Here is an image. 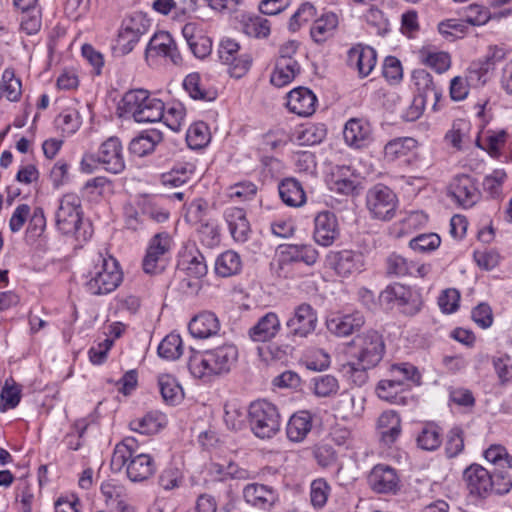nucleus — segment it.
I'll return each mask as SVG.
<instances>
[{
  "mask_svg": "<svg viewBox=\"0 0 512 512\" xmlns=\"http://www.w3.org/2000/svg\"><path fill=\"white\" fill-rule=\"evenodd\" d=\"M384 354L385 343L382 335L375 330H367L356 335L349 343V361L342 365L341 371L348 380L361 387L368 381V371L382 361Z\"/></svg>",
  "mask_w": 512,
  "mask_h": 512,
  "instance_id": "obj_1",
  "label": "nucleus"
},
{
  "mask_svg": "<svg viewBox=\"0 0 512 512\" xmlns=\"http://www.w3.org/2000/svg\"><path fill=\"white\" fill-rule=\"evenodd\" d=\"M238 360V349L234 344L197 351L190 349L187 367L190 374L204 383H210L227 375Z\"/></svg>",
  "mask_w": 512,
  "mask_h": 512,
  "instance_id": "obj_2",
  "label": "nucleus"
},
{
  "mask_svg": "<svg viewBox=\"0 0 512 512\" xmlns=\"http://www.w3.org/2000/svg\"><path fill=\"white\" fill-rule=\"evenodd\" d=\"M57 228L66 235H73L78 241H87L92 228L83 220L81 199L74 193H67L59 201L56 211Z\"/></svg>",
  "mask_w": 512,
  "mask_h": 512,
  "instance_id": "obj_3",
  "label": "nucleus"
},
{
  "mask_svg": "<svg viewBox=\"0 0 512 512\" xmlns=\"http://www.w3.org/2000/svg\"><path fill=\"white\" fill-rule=\"evenodd\" d=\"M119 109L138 123H152L162 120L165 104L161 99L153 97L148 90L133 89L123 95Z\"/></svg>",
  "mask_w": 512,
  "mask_h": 512,
  "instance_id": "obj_4",
  "label": "nucleus"
},
{
  "mask_svg": "<svg viewBox=\"0 0 512 512\" xmlns=\"http://www.w3.org/2000/svg\"><path fill=\"white\" fill-rule=\"evenodd\" d=\"M94 265L89 270L86 289L93 295H105L113 292L122 282V272L119 264L112 256L99 253L93 260Z\"/></svg>",
  "mask_w": 512,
  "mask_h": 512,
  "instance_id": "obj_5",
  "label": "nucleus"
},
{
  "mask_svg": "<svg viewBox=\"0 0 512 512\" xmlns=\"http://www.w3.org/2000/svg\"><path fill=\"white\" fill-rule=\"evenodd\" d=\"M100 164L107 172L119 174L125 169L123 147L117 137L105 140L95 154H85L81 160V169L91 173Z\"/></svg>",
  "mask_w": 512,
  "mask_h": 512,
  "instance_id": "obj_6",
  "label": "nucleus"
},
{
  "mask_svg": "<svg viewBox=\"0 0 512 512\" xmlns=\"http://www.w3.org/2000/svg\"><path fill=\"white\" fill-rule=\"evenodd\" d=\"M249 423L254 435L260 439H271L280 430L281 420L277 407L266 400L250 404Z\"/></svg>",
  "mask_w": 512,
  "mask_h": 512,
  "instance_id": "obj_7",
  "label": "nucleus"
},
{
  "mask_svg": "<svg viewBox=\"0 0 512 512\" xmlns=\"http://www.w3.org/2000/svg\"><path fill=\"white\" fill-rule=\"evenodd\" d=\"M135 451L113 450L111 466L116 471H120L125 466L128 478L133 482H140L153 475L155 465L149 454H134Z\"/></svg>",
  "mask_w": 512,
  "mask_h": 512,
  "instance_id": "obj_8",
  "label": "nucleus"
},
{
  "mask_svg": "<svg viewBox=\"0 0 512 512\" xmlns=\"http://www.w3.org/2000/svg\"><path fill=\"white\" fill-rule=\"evenodd\" d=\"M379 301L387 307H398L405 315L414 316L420 312L423 301L420 292L410 286L395 282L388 285L379 295Z\"/></svg>",
  "mask_w": 512,
  "mask_h": 512,
  "instance_id": "obj_9",
  "label": "nucleus"
},
{
  "mask_svg": "<svg viewBox=\"0 0 512 512\" xmlns=\"http://www.w3.org/2000/svg\"><path fill=\"white\" fill-rule=\"evenodd\" d=\"M150 25V20L141 12L133 13L123 19L114 51L120 55L132 52L140 38L148 32Z\"/></svg>",
  "mask_w": 512,
  "mask_h": 512,
  "instance_id": "obj_10",
  "label": "nucleus"
},
{
  "mask_svg": "<svg viewBox=\"0 0 512 512\" xmlns=\"http://www.w3.org/2000/svg\"><path fill=\"white\" fill-rule=\"evenodd\" d=\"M172 239L167 232L155 234L149 241L142 268L146 274L156 275L166 267V255L171 248Z\"/></svg>",
  "mask_w": 512,
  "mask_h": 512,
  "instance_id": "obj_11",
  "label": "nucleus"
},
{
  "mask_svg": "<svg viewBox=\"0 0 512 512\" xmlns=\"http://www.w3.org/2000/svg\"><path fill=\"white\" fill-rule=\"evenodd\" d=\"M366 204L373 218L390 220L395 215L397 197L389 187L378 184L367 192Z\"/></svg>",
  "mask_w": 512,
  "mask_h": 512,
  "instance_id": "obj_12",
  "label": "nucleus"
},
{
  "mask_svg": "<svg viewBox=\"0 0 512 512\" xmlns=\"http://www.w3.org/2000/svg\"><path fill=\"white\" fill-rule=\"evenodd\" d=\"M484 457L496 467L492 474L491 495L501 496L509 493L512 489V477L501 469L512 468V456L507 450H484Z\"/></svg>",
  "mask_w": 512,
  "mask_h": 512,
  "instance_id": "obj_13",
  "label": "nucleus"
},
{
  "mask_svg": "<svg viewBox=\"0 0 512 512\" xmlns=\"http://www.w3.org/2000/svg\"><path fill=\"white\" fill-rule=\"evenodd\" d=\"M145 58L147 61L163 58L176 66L182 64V56L177 44L167 31L156 32L151 37L145 49Z\"/></svg>",
  "mask_w": 512,
  "mask_h": 512,
  "instance_id": "obj_14",
  "label": "nucleus"
},
{
  "mask_svg": "<svg viewBox=\"0 0 512 512\" xmlns=\"http://www.w3.org/2000/svg\"><path fill=\"white\" fill-rule=\"evenodd\" d=\"M240 45L232 38H223L218 47L221 61L230 66L232 77L241 78L250 69L252 59L249 55H239Z\"/></svg>",
  "mask_w": 512,
  "mask_h": 512,
  "instance_id": "obj_15",
  "label": "nucleus"
},
{
  "mask_svg": "<svg viewBox=\"0 0 512 512\" xmlns=\"http://www.w3.org/2000/svg\"><path fill=\"white\" fill-rule=\"evenodd\" d=\"M316 325V311L311 305L302 303L294 309L293 315L286 322L288 337L305 338L316 329Z\"/></svg>",
  "mask_w": 512,
  "mask_h": 512,
  "instance_id": "obj_16",
  "label": "nucleus"
},
{
  "mask_svg": "<svg viewBox=\"0 0 512 512\" xmlns=\"http://www.w3.org/2000/svg\"><path fill=\"white\" fill-rule=\"evenodd\" d=\"M448 194L463 208H471L479 201L481 196L476 181L466 174L453 178L449 185Z\"/></svg>",
  "mask_w": 512,
  "mask_h": 512,
  "instance_id": "obj_17",
  "label": "nucleus"
},
{
  "mask_svg": "<svg viewBox=\"0 0 512 512\" xmlns=\"http://www.w3.org/2000/svg\"><path fill=\"white\" fill-rule=\"evenodd\" d=\"M243 497L247 504L261 511H269L278 502L279 495L272 486L250 483L243 488Z\"/></svg>",
  "mask_w": 512,
  "mask_h": 512,
  "instance_id": "obj_18",
  "label": "nucleus"
},
{
  "mask_svg": "<svg viewBox=\"0 0 512 512\" xmlns=\"http://www.w3.org/2000/svg\"><path fill=\"white\" fill-rule=\"evenodd\" d=\"M464 479L470 495L485 499L491 496L492 474L484 467L473 464L465 469Z\"/></svg>",
  "mask_w": 512,
  "mask_h": 512,
  "instance_id": "obj_19",
  "label": "nucleus"
},
{
  "mask_svg": "<svg viewBox=\"0 0 512 512\" xmlns=\"http://www.w3.org/2000/svg\"><path fill=\"white\" fill-rule=\"evenodd\" d=\"M100 491L108 507L117 512H134L127 489L118 481L110 479L102 482Z\"/></svg>",
  "mask_w": 512,
  "mask_h": 512,
  "instance_id": "obj_20",
  "label": "nucleus"
},
{
  "mask_svg": "<svg viewBox=\"0 0 512 512\" xmlns=\"http://www.w3.org/2000/svg\"><path fill=\"white\" fill-rule=\"evenodd\" d=\"M339 236L337 218L330 211L319 212L314 219L313 237L317 244L331 246Z\"/></svg>",
  "mask_w": 512,
  "mask_h": 512,
  "instance_id": "obj_21",
  "label": "nucleus"
},
{
  "mask_svg": "<svg viewBox=\"0 0 512 512\" xmlns=\"http://www.w3.org/2000/svg\"><path fill=\"white\" fill-rule=\"evenodd\" d=\"M317 105V97L309 88L300 86L287 94L286 106L291 113L301 117L311 116Z\"/></svg>",
  "mask_w": 512,
  "mask_h": 512,
  "instance_id": "obj_22",
  "label": "nucleus"
},
{
  "mask_svg": "<svg viewBox=\"0 0 512 512\" xmlns=\"http://www.w3.org/2000/svg\"><path fill=\"white\" fill-rule=\"evenodd\" d=\"M370 488L379 494L395 493L398 489L399 478L395 469L387 465H376L368 476Z\"/></svg>",
  "mask_w": 512,
  "mask_h": 512,
  "instance_id": "obj_23",
  "label": "nucleus"
},
{
  "mask_svg": "<svg viewBox=\"0 0 512 512\" xmlns=\"http://www.w3.org/2000/svg\"><path fill=\"white\" fill-rule=\"evenodd\" d=\"M343 136L349 146L363 148L372 140V128L369 121L364 118H351L344 126Z\"/></svg>",
  "mask_w": 512,
  "mask_h": 512,
  "instance_id": "obj_24",
  "label": "nucleus"
},
{
  "mask_svg": "<svg viewBox=\"0 0 512 512\" xmlns=\"http://www.w3.org/2000/svg\"><path fill=\"white\" fill-rule=\"evenodd\" d=\"M348 65L358 71L360 77H367L375 68L377 53L370 47L358 44L348 51Z\"/></svg>",
  "mask_w": 512,
  "mask_h": 512,
  "instance_id": "obj_25",
  "label": "nucleus"
},
{
  "mask_svg": "<svg viewBox=\"0 0 512 512\" xmlns=\"http://www.w3.org/2000/svg\"><path fill=\"white\" fill-rule=\"evenodd\" d=\"M188 329L194 338L207 339L220 331V321L215 313L202 311L189 322Z\"/></svg>",
  "mask_w": 512,
  "mask_h": 512,
  "instance_id": "obj_26",
  "label": "nucleus"
},
{
  "mask_svg": "<svg viewBox=\"0 0 512 512\" xmlns=\"http://www.w3.org/2000/svg\"><path fill=\"white\" fill-rule=\"evenodd\" d=\"M365 323L362 313L336 314L327 320L328 330L336 336L346 337L359 330Z\"/></svg>",
  "mask_w": 512,
  "mask_h": 512,
  "instance_id": "obj_27",
  "label": "nucleus"
},
{
  "mask_svg": "<svg viewBox=\"0 0 512 512\" xmlns=\"http://www.w3.org/2000/svg\"><path fill=\"white\" fill-rule=\"evenodd\" d=\"M224 219L228 225L230 234L236 242L244 243L248 240L250 223L243 208L228 207L224 211Z\"/></svg>",
  "mask_w": 512,
  "mask_h": 512,
  "instance_id": "obj_28",
  "label": "nucleus"
},
{
  "mask_svg": "<svg viewBox=\"0 0 512 512\" xmlns=\"http://www.w3.org/2000/svg\"><path fill=\"white\" fill-rule=\"evenodd\" d=\"M281 323L275 312H267L249 329V336L254 342H267L276 337Z\"/></svg>",
  "mask_w": 512,
  "mask_h": 512,
  "instance_id": "obj_29",
  "label": "nucleus"
},
{
  "mask_svg": "<svg viewBox=\"0 0 512 512\" xmlns=\"http://www.w3.org/2000/svg\"><path fill=\"white\" fill-rule=\"evenodd\" d=\"M278 193L281 201L288 207H302L307 196L302 183L294 177H287L278 183Z\"/></svg>",
  "mask_w": 512,
  "mask_h": 512,
  "instance_id": "obj_30",
  "label": "nucleus"
},
{
  "mask_svg": "<svg viewBox=\"0 0 512 512\" xmlns=\"http://www.w3.org/2000/svg\"><path fill=\"white\" fill-rule=\"evenodd\" d=\"M332 265L338 275L347 277L363 269V255L352 250H342L333 255Z\"/></svg>",
  "mask_w": 512,
  "mask_h": 512,
  "instance_id": "obj_31",
  "label": "nucleus"
},
{
  "mask_svg": "<svg viewBox=\"0 0 512 512\" xmlns=\"http://www.w3.org/2000/svg\"><path fill=\"white\" fill-rule=\"evenodd\" d=\"M352 177L353 171L350 166L336 165L332 167L327 180L329 189L342 195L353 194L356 184Z\"/></svg>",
  "mask_w": 512,
  "mask_h": 512,
  "instance_id": "obj_32",
  "label": "nucleus"
},
{
  "mask_svg": "<svg viewBox=\"0 0 512 512\" xmlns=\"http://www.w3.org/2000/svg\"><path fill=\"white\" fill-rule=\"evenodd\" d=\"M412 80L418 91L416 96L425 98L426 102L432 101L433 110L436 111L441 91L433 82L431 74L424 69H418L413 72Z\"/></svg>",
  "mask_w": 512,
  "mask_h": 512,
  "instance_id": "obj_33",
  "label": "nucleus"
},
{
  "mask_svg": "<svg viewBox=\"0 0 512 512\" xmlns=\"http://www.w3.org/2000/svg\"><path fill=\"white\" fill-rule=\"evenodd\" d=\"M338 16L333 12L322 13L310 28V36L317 44H322L333 37L338 27Z\"/></svg>",
  "mask_w": 512,
  "mask_h": 512,
  "instance_id": "obj_34",
  "label": "nucleus"
},
{
  "mask_svg": "<svg viewBox=\"0 0 512 512\" xmlns=\"http://www.w3.org/2000/svg\"><path fill=\"white\" fill-rule=\"evenodd\" d=\"M312 429V416L308 411L293 414L286 427V434L291 442L303 441Z\"/></svg>",
  "mask_w": 512,
  "mask_h": 512,
  "instance_id": "obj_35",
  "label": "nucleus"
},
{
  "mask_svg": "<svg viewBox=\"0 0 512 512\" xmlns=\"http://www.w3.org/2000/svg\"><path fill=\"white\" fill-rule=\"evenodd\" d=\"M162 140L163 134L159 130H145L131 140L129 151L138 157H143L153 152Z\"/></svg>",
  "mask_w": 512,
  "mask_h": 512,
  "instance_id": "obj_36",
  "label": "nucleus"
},
{
  "mask_svg": "<svg viewBox=\"0 0 512 512\" xmlns=\"http://www.w3.org/2000/svg\"><path fill=\"white\" fill-rule=\"evenodd\" d=\"M378 428L380 429L381 442L390 446L401 433V419L393 410L384 411L378 419Z\"/></svg>",
  "mask_w": 512,
  "mask_h": 512,
  "instance_id": "obj_37",
  "label": "nucleus"
},
{
  "mask_svg": "<svg viewBox=\"0 0 512 512\" xmlns=\"http://www.w3.org/2000/svg\"><path fill=\"white\" fill-rule=\"evenodd\" d=\"M299 73L300 65L295 59H277L270 82L276 87H283L291 83Z\"/></svg>",
  "mask_w": 512,
  "mask_h": 512,
  "instance_id": "obj_38",
  "label": "nucleus"
},
{
  "mask_svg": "<svg viewBox=\"0 0 512 512\" xmlns=\"http://www.w3.org/2000/svg\"><path fill=\"white\" fill-rule=\"evenodd\" d=\"M55 259L54 245L47 234L39 233L34 237V270L44 269Z\"/></svg>",
  "mask_w": 512,
  "mask_h": 512,
  "instance_id": "obj_39",
  "label": "nucleus"
},
{
  "mask_svg": "<svg viewBox=\"0 0 512 512\" xmlns=\"http://www.w3.org/2000/svg\"><path fill=\"white\" fill-rule=\"evenodd\" d=\"M180 269L195 279L206 276L208 268L205 257L198 250L185 252L178 263Z\"/></svg>",
  "mask_w": 512,
  "mask_h": 512,
  "instance_id": "obj_40",
  "label": "nucleus"
},
{
  "mask_svg": "<svg viewBox=\"0 0 512 512\" xmlns=\"http://www.w3.org/2000/svg\"><path fill=\"white\" fill-rule=\"evenodd\" d=\"M282 256L289 262H303L313 265L318 259V251L311 244H288L282 250Z\"/></svg>",
  "mask_w": 512,
  "mask_h": 512,
  "instance_id": "obj_41",
  "label": "nucleus"
},
{
  "mask_svg": "<svg viewBox=\"0 0 512 512\" xmlns=\"http://www.w3.org/2000/svg\"><path fill=\"white\" fill-rule=\"evenodd\" d=\"M183 87L189 96L195 100L213 101L217 97V91L213 88H207L203 84L200 74L196 72L185 77Z\"/></svg>",
  "mask_w": 512,
  "mask_h": 512,
  "instance_id": "obj_42",
  "label": "nucleus"
},
{
  "mask_svg": "<svg viewBox=\"0 0 512 512\" xmlns=\"http://www.w3.org/2000/svg\"><path fill=\"white\" fill-rule=\"evenodd\" d=\"M418 142L412 137H398L384 146V156L389 161L405 157L417 148Z\"/></svg>",
  "mask_w": 512,
  "mask_h": 512,
  "instance_id": "obj_43",
  "label": "nucleus"
},
{
  "mask_svg": "<svg viewBox=\"0 0 512 512\" xmlns=\"http://www.w3.org/2000/svg\"><path fill=\"white\" fill-rule=\"evenodd\" d=\"M195 172V165L190 162L177 163L169 172L162 175V183L178 187L187 183Z\"/></svg>",
  "mask_w": 512,
  "mask_h": 512,
  "instance_id": "obj_44",
  "label": "nucleus"
},
{
  "mask_svg": "<svg viewBox=\"0 0 512 512\" xmlns=\"http://www.w3.org/2000/svg\"><path fill=\"white\" fill-rule=\"evenodd\" d=\"M241 270V258L232 251L227 250L220 254L215 261V272L221 277H230Z\"/></svg>",
  "mask_w": 512,
  "mask_h": 512,
  "instance_id": "obj_45",
  "label": "nucleus"
},
{
  "mask_svg": "<svg viewBox=\"0 0 512 512\" xmlns=\"http://www.w3.org/2000/svg\"><path fill=\"white\" fill-rule=\"evenodd\" d=\"M163 425L164 415L158 412L147 413L142 418L130 422L131 430L144 435L157 433Z\"/></svg>",
  "mask_w": 512,
  "mask_h": 512,
  "instance_id": "obj_46",
  "label": "nucleus"
},
{
  "mask_svg": "<svg viewBox=\"0 0 512 512\" xmlns=\"http://www.w3.org/2000/svg\"><path fill=\"white\" fill-rule=\"evenodd\" d=\"M158 385L161 396L166 403L175 405L182 399V387L173 376L169 374L159 376Z\"/></svg>",
  "mask_w": 512,
  "mask_h": 512,
  "instance_id": "obj_47",
  "label": "nucleus"
},
{
  "mask_svg": "<svg viewBox=\"0 0 512 512\" xmlns=\"http://www.w3.org/2000/svg\"><path fill=\"white\" fill-rule=\"evenodd\" d=\"M211 473L219 476L220 479L226 477L245 479L248 477V471L240 468L233 460L222 459L217 461L213 459L209 465Z\"/></svg>",
  "mask_w": 512,
  "mask_h": 512,
  "instance_id": "obj_48",
  "label": "nucleus"
},
{
  "mask_svg": "<svg viewBox=\"0 0 512 512\" xmlns=\"http://www.w3.org/2000/svg\"><path fill=\"white\" fill-rule=\"evenodd\" d=\"M158 355L166 360L174 361L183 354V342L179 334H168L159 344Z\"/></svg>",
  "mask_w": 512,
  "mask_h": 512,
  "instance_id": "obj_49",
  "label": "nucleus"
},
{
  "mask_svg": "<svg viewBox=\"0 0 512 512\" xmlns=\"http://www.w3.org/2000/svg\"><path fill=\"white\" fill-rule=\"evenodd\" d=\"M415 269V263L408 261L403 256L392 253L386 259V273L389 276L404 277L413 275Z\"/></svg>",
  "mask_w": 512,
  "mask_h": 512,
  "instance_id": "obj_50",
  "label": "nucleus"
},
{
  "mask_svg": "<svg viewBox=\"0 0 512 512\" xmlns=\"http://www.w3.org/2000/svg\"><path fill=\"white\" fill-rule=\"evenodd\" d=\"M405 390V386L399 377H391L390 379H383L379 381L376 392L379 398L391 403L398 401V396Z\"/></svg>",
  "mask_w": 512,
  "mask_h": 512,
  "instance_id": "obj_51",
  "label": "nucleus"
},
{
  "mask_svg": "<svg viewBox=\"0 0 512 512\" xmlns=\"http://www.w3.org/2000/svg\"><path fill=\"white\" fill-rule=\"evenodd\" d=\"M186 141L190 148L201 149L210 141L209 128L204 122L192 124L186 133Z\"/></svg>",
  "mask_w": 512,
  "mask_h": 512,
  "instance_id": "obj_52",
  "label": "nucleus"
},
{
  "mask_svg": "<svg viewBox=\"0 0 512 512\" xmlns=\"http://www.w3.org/2000/svg\"><path fill=\"white\" fill-rule=\"evenodd\" d=\"M113 190V183L104 176L94 177L88 180L83 187V194L92 200H96Z\"/></svg>",
  "mask_w": 512,
  "mask_h": 512,
  "instance_id": "obj_53",
  "label": "nucleus"
},
{
  "mask_svg": "<svg viewBox=\"0 0 512 512\" xmlns=\"http://www.w3.org/2000/svg\"><path fill=\"white\" fill-rule=\"evenodd\" d=\"M55 124L64 134L71 135L81 126V117L76 109L63 110L55 119Z\"/></svg>",
  "mask_w": 512,
  "mask_h": 512,
  "instance_id": "obj_54",
  "label": "nucleus"
},
{
  "mask_svg": "<svg viewBox=\"0 0 512 512\" xmlns=\"http://www.w3.org/2000/svg\"><path fill=\"white\" fill-rule=\"evenodd\" d=\"M185 119V108L180 102H172L165 106L162 120L172 131L178 132L182 128Z\"/></svg>",
  "mask_w": 512,
  "mask_h": 512,
  "instance_id": "obj_55",
  "label": "nucleus"
},
{
  "mask_svg": "<svg viewBox=\"0 0 512 512\" xmlns=\"http://www.w3.org/2000/svg\"><path fill=\"white\" fill-rule=\"evenodd\" d=\"M20 402V388L12 378L6 379L0 392V411L15 408Z\"/></svg>",
  "mask_w": 512,
  "mask_h": 512,
  "instance_id": "obj_56",
  "label": "nucleus"
},
{
  "mask_svg": "<svg viewBox=\"0 0 512 512\" xmlns=\"http://www.w3.org/2000/svg\"><path fill=\"white\" fill-rule=\"evenodd\" d=\"M418 448H439L442 443L441 428L435 423H427L417 437Z\"/></svg>",
  "mask_w": 512,
  "mask_h": 512,
  "instance_id": "obj_57",
  "label": "nucleus"
},
{
  "mask_svg": "<svg viewBox=\"0 0 512 512\" xmlns=\"http://www.w3.org/2000/svg\"><path fill=\"white\" fill-rule=\"evenodd\" d=\"M330 486L323 478L315 479L310 485V500L311 504L316 509H321L325 506L330 493Z\"/></svg>",
  "mask_w": 512,
  "mask_h": 512,
  "instance_id": "obj_58",
  "label": "nucleus"
},
{
  "mask_svg": "<svg viewBox=\"0 0 512 512\" xmlns=\"http://www.w3.org/2000/svg\"><path fill=\"white\" fill-rule=\"evenodd\" d=\"M441 244V238L435 233L420 234L409 242V247L417 252L426 253L436 250Z\"/></svg>",
  "mask_w": 512,
  "mask_h": 512,
  "instance_id": "obj_59",
  "label": "nucleus"
},
{
  "mask_svg": "<svg viewBox=\"0 0 512 512\" xmlns=\"http://www.w3.org/2000/svg\"><path fill=\"white\" fill-rule=\"evenodd\" d=\"M314 393L319 397H329L339 389L338 380L332 375H320L312 379Z\"/></svg>",
  "mask_w": 512,
  "mask_h": 512,
  "instance_id": "obj_60",
  "label": "nucleus"
},
{
  "mask_svg": "<svg viewBox=\"0 0 512 512\" xmlns=\"http://www.w3.org/2000/svg\"><path fill=\"white\" fill-rule=\"evenodd\" d=\"M317 10L309 2L303 3L297 11L291 16L289 28L291 31H297L303 24L315 19Z\"/></svg>",
  "mask_w": 512,
  "mask_h": 512,
  "instance_id": "obj_61",
  "label": "nucleus"
},
{
  "mask_svg": "<svg viewBox=\"0 0 512 512\" xmlns=\"http://www.w3.org/2000/svg\"><path fill=\"white\" fill-rule=\"evenodd\" d=\"M506 172L502 169H496L487 175L483 180V189L492 198H497L502 193V185L506 179Z\"/></svg>",
  "mask_w": 512,
  "mask_h": 512,
  "instance_id": "obj_62",
  "label": "nucleus"
},
{
  "mask_svg": "<svg viewBox=\"0 0 512 512\" xmlns=\"http://www.w3.org/2000/svg\"><path fill=\"white\" fill-rule=\"evenodd\" d=\"M507 134L504 130L498 132L488 131L487 136L479 143L492 157H498L501 148L505 145Z\"/></svg>",
  "mask_w": 512,
  "mask_h": 512,
  "instance_id": "obj_63",
  "label": "nucleus"
},
{
  "mask_svg": "<svg viewBox=\"0 0 512 512\" xmlns=\"http://www.w3.org/2000/svg\"><path fill=\"white\" fill-rule=\"evenodd\" d=\"M244 31L249 36L265 38L270 34V23L263 17H252L245 22Z\"/></svg>",
  "mask_w": 512,
  "mask_h": 512,
  "instance_id": "obj_64",
  "label": "nucleus"
}]
</instances>
